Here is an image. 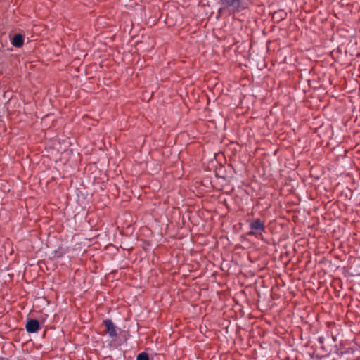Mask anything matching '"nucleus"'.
Wrapping results in <instances>:
<instances>
[{
    "mask_svg": "<svg viewBox=\"0 0 360 360\" xmlns=\"http://www.w3.org/2000/svg\"><path fill=\"white\" fill-rule=\"evenodd\" d=\"M257 0H220L219 13H230L233 15L239 13L255 4Z\"/></svg>",
    "mask_w": 360,
    "mask_h": 360,
    "instance_id": "f257e3e1",
    "label": "nucleus"
},
{
    "mask_svg": "<svg viewBox=\"0 0 360 360\" xmlns=\"http://www.w3.org/2000/svg\"><path fill=\"white\" fill-rule=\"evenodd\" d=\"M249 224L250 231L248 233L250 236H262L265 233V221L259 218L252 219L248 221Z\"/></svg>",
    "mask_w": 360,
    "mask_h": 360,
    "instance_id": "f03ea898",
    "label": "nucleus"
},
{
    "mask_svg": "<svg viewBox=\"0 0 360 360\" xmlns=\"http://www.w3.org/2000/svg\"><path fill=\"white\" fill-rule=\"evenodd\" d=\"M103 325L105 327V332L108 334V335L112 338H115L117 336V333L116 330V327L114 325L113 322L110 319H105L103 321Z\"/></svg>",
    "mask_w": 360,
    "mask_h": 360,
    "instance_id": "7ed1b4c3",
    "label": "nucleus"
},
{
    "mask_svg": "<svg viewBox=\"0 0 360 360\" xmlns=\"http://www.w3.org/2000/svg\"><path fill=\"white\" fill-rule=\"evenodd\" d=\"M25 328L30 333L37 332L40 328L39 321L37 319H29L25 326Z\"/></svg>",
    "mask_w": 360,
    "mask_h": 360,
    "instance_id": "20e7f679",
    "label": "nucleus"
},
{
    "mask_svg": "<svg viewBox=\"0 0 360 360\" xmlns=\"http://www.w3.org/2000/svg\"><path fill=\"white\" fill-rule=\"evenodd\" d=\"M13 46L20 48L24 44V37L21 34H15L12 39Z\"/></svg>",
    "mask_w": 360,
    "mask_h": 360,
    "instance_id": "39448f33",
    "label": "nucleus"
},
{
    "mask_svg": "<svg viewBox=\"0 0 360 360\" xmlns=\"http://www.w3.org/2000/svg\"><path fill=\"white\" fill-rule=\"evenodd\" d=\"M66 252V250H65L62 247H59L57 250L54 251V257L57 258H61L65 255Z\"/></svg>",
    "mask_w": 360,
    "mask_h": 360,
    "instance_id": "423d86ee",
    "label": "nucleus"
},
{
    "mask_svg": "<svg viewBox=\"0 0 360 360\" xmlns=\"http://www.w3.org/2000/svg\"><path fill=\"white\" fill-rule=\"evenodd\" d=\"M137 360H149L148 354L146 352H141L137 356Z\"/></svg>",
    "mask_w": 360,
    "mask_h": 360,
    "instance_id": "0eeeda50",
    "label": "nucleus"
},
{
    "mask_svg": "<svg viewBox=\"0 0 360 360\" xmlns=\"http://www.w3.org/2000/svg\"><path fill=\"white\" fill-rule=\"evenodd\" d=\"M317 340L320 345H323L324 343L325 338L323 336H319Z\"/></svg>",
    "mask_w": 360,
    "mask_h": 360,
    "instance_id": "6e6552de",
    "label": "nucleus"
},
{
    "mask_svg": "<svg viewBox=\"0 0 360 360\" xmlns=\"http://www.w3.org/2000/svg\"><path fill=\"white\" fill-rule=\"evenodd\" d=\"M349 350H347V351L345 352V354L346 353H349Z\"/></svg>",
    "mask_w": 360,
    "mask_h": 360,
    "instance_id": "1a4fd4ad",
    "label": "nucleus"
}]
</instances>
